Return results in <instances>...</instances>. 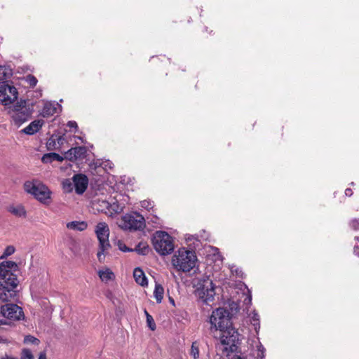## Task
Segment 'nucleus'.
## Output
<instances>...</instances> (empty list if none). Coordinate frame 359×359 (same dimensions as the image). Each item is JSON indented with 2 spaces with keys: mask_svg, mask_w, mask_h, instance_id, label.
<instances>
[{
  "mask_svg": "<svg viewBox=\"0 0 359 359\" xmlns=\"http://www.w3.org/2000/svg\"><path fill=\"white\" fill-rule=\"evenodd\" d=\"M18 270V264L13 261L0 264V299L2 302H9L16 296L15 289L19 280L14 272Z\"/></svg>",
  "mask_w": 359,
  "mask_h": 359,
  "instance_id": "nucleus-1",
  "label": "nucleus"
},
{
  "mask_svg": "<svg viewBox=\"0 0 359 359\" xmlns=\"http://www.w3.org/2000/svg\"><path fill=\"white\" fill-rule=\"evenodd\" d=\"M196 256L194 252L184 248L180 249L172 258V264L177 271L189 272L194 268Z\"/></svg>",
  "mask_w": 359,
  "mask_h": 359,
  "instance_id": "nucleus-2",
  "label": "nucleus"
},
{
  "mask_svg": "<svg viewBox=\"0 0 359 359\" xmlns=\"http://www.w3.org/2000/svg\"><path fill=\"white\" fill-rule=\"evenodd\" d=\"M26 192L33 195L36 199L44 205L51 203V191L45 184L39 182H26L24 184Z\"/></svg>",
  "mask_w": 359,
  "mask_h": 359,
  "instance_id": "nucleus-3",
  "label": "nucleus"
},
{
  "mask_svg": "<svg viewBox=\"0 0 359 359\" xmlns=\"http://www.w3.org/2000/svg\"><path fill=\"white\" fill-rule=\"evenodd\" d=\"M152 243L155 250L161 255L171 254L174 250L173 239L165 231H157L154 234Z\"/></svg>",
  "mask_w": 359,
  "mask_h": 359,
  "instance_id": "nucleus-4",
  "label": "nucleus"
},
{
  "mask_svg": "<svg viewBox=\"0 0 359 359\" xmlns=\"http://www.w3.org/2000/svg\"><path fill=\"white\" fill-rule=\"evenodd\" d=\"M209 323L211 332L222 330L231 324L229 313L224 308L216 309L212 312Z\"/></svg>",
  "mask_w": 359,
  "mask_h": 359,
  "instance_id": "nucleus-5",
  "label": "nucleus"
},
{
  "mask_svg": "<svg viewBox=\"0 0 359 359\" xmlns=\"http://www.w3.org/2000/svg\"><path fill=\"white\" fill-rule=\"evenodd\" d=\"M95 233L99 241V248L97 256L100 262L104 257V252L107 251L111 245L109 241V229L105 222H100L95 227Z\"/></svg>",
  "mask_w": 359,
  "mask_h": 359,
  "instance_id": "nucleus-6",
  "label": "nucleus"
},
{
  "mask_svg": "<svg viewBox=\"0 0 359 359\" xmlns=\"http://www.w3.org/2000/svg\"><path fill=\"white\" fill-rule=\"evenodd\" d=\"M198 287L195 291L196 296L198 299L206 304L212 302L215 299V285L209 278L203 279L198 283Z\"/></svg>",
  "mask_w": 359,
  "mask_h": 359,
  "instance_id": "nucleus-7",
  "label": "nucleus"
},
{
  "mask_svg": "<svg viewBox=\"0 0 359 359\" xmlns=\"http://www.w3.org/2000/svg\"><path fill=\"white\" fill-rule=\"evenodd\" d=\"M220 341L224 346L225 351L233 352L237 348V344L239 341V336L238 331L231 326V324L228 325V327L219 330Z\"/></svg>",
  "mask_w": 359,
  "mask_h": 359,
  "instance_id": "nucleus-8",
  "label": "nucleus"
},
{
  "mask_svg": "<svg viewBox=\"0 0 359 359\" xmlns=\"http://www.w3.org/2000/svg\"><path fill=\"white\" fill-rule=\"evenodd\" d=\"M144 226L145 220L144 217L137 212L123 215L120 224V226L126 230H140Z\"/></svg>",
  "mask_w": 359,
  "mask_h": 359,
  "instance_id": "nucleus-9",
  "label": "nucleus"
},
{
  "mask_svg": "<svg viewBox=\"0 0 359 359\" xmlns=\"http://www.w3.org/2000/svg\"><path fill=\"white\" fill-rule=\"evenodd\" d=\"M12 118L14 123L20 126L26 122L32 115V109L27 107L25 100L18 102L13 108Z\"/></svg>",
  "mask_w": 359,
  "mask_h": 359,
  "instance_id": "nucleus-10",
  "label": "nucleus"
},
{
  "mask_svg": "<svg viewBox=\"0 0 359 359\" xmlns=\"http://www.w3.org/2000/svg\"><path fill=\"white\" fill-rule=\"evenodd\" d=\"M0 313L11 320H20L25 318L22 309L15 304H6L1 306Z\"/></svg>",
  "mask_w": 359,
  "mask_h": 359,
  "instance_id": "nucleus-11",
  "label": "nucleus"
},
{
  "mask_svg": "<svg viewBox=\"0 0 359 359\" xmlns=\"http://www.w3.org/2000/svg\"><path fill=\"white\" fill-rule=\"evenodd\" d=\"M18 90L14 86H9L6 82H0V103L8 105L18 98Z\"/></svg>",
  "mask_w": 359,
  "mask_h": 359,
  "instance_id": "nucleus-12",
  "label": "nucleus"
},
{
  "mask_svg": "<svg viewBox=\"0 0 359 359\" xmlns=\"http://www.w3.org/2000/svg\"><path fill=\"white\" fill-rule=\"evenodd\" d=\"M75 191L78 194H82L85 192L88 187V179L86 175L83 174H76L72 177Z\"/></svg>",
  "mask_w": 359,
  "mask_h": 359,
  "instance_id": "nucleus-13",
  "label": "nucleus"
},
{
  "mask_svg": "<svg viewBox=\"0 0 359 359\" xmlns=\"http://www.w3.org/2000/svg\"><path fill=\"white\" fill-rule=\"evenodd\" d=\"M86 149L84 147H76L69 149L65 153V158L69 161L82 159L86 156Z\"/></svg>",
  "mask_w": 359,
  "mask_h": 359,
  "instance_id": "nucleus-14",
  "label": "nucleus"
},
{
  "mask_svg": "<svg viewBox=\"0 0 359 359\" xmlns=\"http://www.w3.org/2000/svg\"><path fill=\"white\" fill-rule=\"evenodd\" d=\"M6 210L17 217L25 218L27 217V211L25 208L20 203L11 204L6 207Z\"/></svg>",
  "mask_w": 359,
  "mask_h": 359,
  "instance_id": "nucleus-15",
  "label": "nucleus"
},
{
  "mask_svg": "<svg viewBox=\"0 0 359 359\" xmlns=\"http://www.w3.org/2000/svg\"><path fill=\"white\" fill-rule=\"evenodd\" d=\"M43 125V121L35 120L31 122L27 127L21 130V133L26 135H32L38 132Z\"/></svg>",
  "mask_w": 359,
  "mask_h": 359,
  "instance_id": "nucleus-16",
  "label": "nucleus"
},
{
  "mask_svg": "<svg viewBox=\"0 0 359 359\" xmlns=\"http://www.w3.org/2000/svg\"><path fill=\"white\" fill-rule=\"evenodd\" d=\"M60 105L55 102H46L45 103L42 111L41 115L43 117H48L53 116L57 112V110L60 108Z\"/></svg>",
  "mask_w": 359,
  "mask_h": 359,
  "instance_id": "nucleus-17",
  "label": "nucleus"
},
{
  "mask_svg": "<svg viewBox=\"0 0 359 359\" xmlns=\"http://www.w3.org/2000/svg\"><path fill=\"white\" fill-rule=\"evenodd\" d=\"M133 277L137 284L142 286L147 285V278L144 271L140 268L137 267L134 269Z\"/></svg>",
  "mask_w": 359,
  "mask_h": 359,
  "instance_id": "nucleus-18",
  "label": "nucleus"
},
{
  "mask_svg": "<svg viewBox=\"0 0 359 359\" xmlns=\"http://www.w3.org/2000/svg\"><path fill=\"white\" fill-rule=\"evenodd\" d=\"M109 201L105 200L97 199L93 202V208L97 212H104L108 215L109 212Z\"/></svg>",
  "mask_w": 359,
  "mask_h": 359,
  "instance_id": "nucleus-19",
  "label": "nucleus"
},
{
  "mask_svg": "<svg viewBox=\"0 0 359 359\" xmlns=\"http://www.w3.org/2000/svg\"><path fill=\"white\" fill-rule=\"evenodd\" d=\"M124 205L119 203L116 200L109 202V212L108 215L112 216L116 214H118L123 211Z\"/></svg>",
  "mask_w": 359,
  "mask_h": 359,
  "instance_id": "nucleus-20",
  "label": "nucleus"
},
{
  "mask_svg": "<svg viewBox=\"0 0 359 359\" xmlns=\"http://www.w3.org/2000/svg\"><path fill=\"white\" fill-rule=\"evenodd\" d=\"M64 157L61 156L56 153H48L45 154L41 158V161L44 163H50L53 161L62 162L64 160Z\"/></svg>",
  "mask_w": 359,
  "mask_h": 359,
  "instance_id": "nucleus-21",
  "label": "nucleus"
},
{
  "mask_svg": "<svg viewBox=\"0 0 359 359\" xmlns=\"http://www.w3.org/2000/svg\"><path fill=\"white\" fill-rule=\"evenodd\" d=\"M67 228L69 229L83 231L87 229L88 224L86 222L72 221L67 224Z\"/></svg>",
  "mask_w": 359,
  "mask_h": 359,
  "instance_id": "nucleus-22",
  "label": "nucleus"
},
{
  "mask_svg": "<svg viewBox=\"0 0 359 359\" xmlns=\"http://www.w3.org/2000/svg\"><path fill=\"white\" fill-rule=\"evenodd\" d=\"M164 288L159 283H156L154 291V296L157 303H161L163 298Z\"/></svg>",
  "mask_w": 359,
  "mask_h": 359,
  "instance_id": "nucleus-23",
  "label": "nucleus"
},
{
  "mask_svg": "<svg viewBox=\"0 0 359 359\" xmlns=\"http://www.w3.org/2000/svg\"><path fill=\"white\" fill-rule=\"evenodd\" d=\"M99 277L102 281L108 282L114 278V273L109 269H106L103 271H99Z\"/></svg>",
  "mask_w": 359,
  "mask_h": 359,
  "instance_id": "nucleus-24",
  "label": "nucleus"
},
{
  "mask_svg": "<svg viewBox=\"0 0 359 359\" xmlns=\"http://www.w3.org/2000/svg\"><path fill=\"white\" fill-rule=\"evenodd\" d=\"M199 343L198 341H194L191 344V350H190V355L194 359H198L200 356L199 352Z\"/></svg>",
  "mask_w": 359,
  "mask_h": 359,
  "instance_id": "nucleus-25",
  "label": "nucleus"
},
{
  "mask_svg": "<svg viewBox=\"0 0 359 359\" xmlns=\"http://www.w3.org/2000/svg\"><path fill=\"white\" fill-rule=\"evenodd\" d=\"M135 250L139 254L145 255H147L150 250L148 245L146 243H140L135 248Z\"/></svg>",
  "mask_w": 359,
  "mask_h": 359,
  "instance_id": "nucleus-26",
  "label": "nucleus"
},
{
  "mask_svg": "<svg viewBox=\"0 0 359 359\" xmlns=\"http://www.w3.org/2000/svg\"><path fill=\"white\" fill-rule=\"evenodd\" d=\"M62 189L65 192L69 193L72 191L74 186V182L69 179H66L62 182Z\"/></svg>",
  "mask_w": 359,
  "mask_h": 359,
  "instance_id": "nucleus-27",
  "label": "nucleus"
},
{
  "mask_svg": "<svg viewBox=\"0 0 359 359\" xmlns=\"http://www.w3.org/2000/svg\"><path fill=\"white\" fill-rule=\"evenodd\" d=\"M144 313L147 318V323L148 327L151 329V330L154 331L156 330V324L153 319V317L147 312V310L144 311Z\"/></svg>",
  "mask_w": 359,
  "mask_h": 359,
  "instance_id": "nucleus-28",
  "label": "nucleus"
},
{
  "mask_svg": "<svg viewBox=\"0 0 359 359\" xmlns=\"http://www.w3.org/2000/svg\"><path fill=\"white\" fill-rule=\"evenodd\" d=\"M15 249L14 246H13V245L7 246L5 248L2 255L1 256V258H5V257H7L13 255L15 252Z\"/></svg>",
  "mask_w": 359,
  "mask_h": 359,
  "instance_id": "nucleus-29",
  "label": "nucleus"
},
{
  "mask_svg": "<svg viewBox=\"0 0 359 359\" xmlns=\"http://www.w3.org/2000/svg\"><path fill=\"white\" fill-rule=\"evenodd\" d=\"M40 341L32 336V335H27L25 337V339H24V343L25 344H36L38 345L39 344Z\"/></svg>",
  "mask_w": 359,
  "mask_h": 359,
  "instance_id": "nucleus-30",
  "label": "nucleus"
},
{
  "mask_svg": "<svg viewBox=\"0 0 359 359\" xmlns=\"http://www.w3.org/2000/svg\"><path fill=\"white\" fill-rule=\"evenodd\" d=\"M46 145L47 148L50 150L56 149L57 141L55 138L53 136L49 138L47 141Z\"/></svg>",
  "mask_w": 359,
  "mask_h": 359,
  "instance_id": "nucleus-31",
  "label": "nucleus"
},
{
  "mask_svg": "<svg viewBox=\"0 0 359 359\" xmlns=\"http://www.w3.org/2000/svg\"><path fill=\"white\" fill-rule=\"evenodd\" d=\"M26 81L27 82V83H29V85L31 86V87H34L36 86V83H37V79L35 76H34L33 75H28L26 77Z\"/></svg>",
  "mask_w": 359,
  "mask_h": 359,
  "instance_id": "nucleus-32",
  "label": "nucleus"
},
{
  "mask_svg": "<svg viewBox=\"0 0 359 359\" xmlns=\"http://www.w3.org/2000/svg\"><path fill=\"white\" fill-rule=\"evenodd\" d=\"M21 359H34V356L29 349H23Z\"/></svg>",
  "mask_w": 359,
  "mask_h": 359,
  "instance_id": "nucleus-33",
  "label": "nucleus"
},
{
  "mask_svg": "<svg viewBox=\"0 0 359 359\" xmlns=\"http://www.w3.org/2000/svg\"><path fill=\"white\" fill-rule=\"evenodd\" d=\"M153 202L149 200H144L141 201V207L143 208L150 210L153 208Z\"/></svg>",
  "mask_w": 359,
  "mask_h": 359,
  "instance_id": "nucleus-34",
  "label": "nucleus"
},
{
  "mask_svg": "<svg viewBox=\"0 0 359 359\" xmlns=\"http://www.w3.org/2000/svg\"><path fill=\"white\" fill-rule=\"evenodd\" d=\"M252 321L256 330L257 327L259 328V315L257 313H253V316H252Z\"/></svg>",
  "mask_w": 359,
  "mask_h": 359,
  "instance_id": "nucleus-35",
  "label": "nucleus"
},
{
  "mask_svg": "<svg viewBox=\"0 0 359 359\" xmlns=\"http://www.w3.org/2000/svg\"><path fill=\"white\" fill-rule=\"evenodd\" d=\"M350 226L352 229L355 230L359 229V219H353L350 223Z\"/></svg>",
  "mask_w": 359,
  "mask_h": 359,
  "instance_id": "nucleus-36",
  "label": "nucleus"
},
{
  "mask_svg": "<svg viewBox=\"0 0 359 359\" xmlns=\"http://www.w3.org/2000/svg\"><path fill=\"white\" fill-rule=\"evenodd\" d=\"M55 140L57 141V144L59 146L63 144L64 142L65 141V137L63 135L57 137V138H55Z\"/></svg>",
  "mask_w": 359,
  "mask_h": 359,
  "instance_id": "nucleus-37",
  "label": "nucleus"
},
{
  "mask_svg": "<svg viewBox=\"0 0 359 359\" xmlns=\"http://www.w3.org/2000/svg\"><path fill=\"white\" fill-rule=\"evenodd\" d=\"M67 126H69L71 128L76 129L78 128V125L76 121H69L67 123Z\"/></svg>",
  "mask_w": 359,
  "mask_h": 359,
  "instance_id": "nucleus-38",
  "label": "nucleus"
},
{
  "mask_svg": "<svg viewBox=\"0 0 359 359\" xmlns=\"http://www.w3.org/2000/svg\"><path fill=\"white\" fill-rule=\"evenodd\" d=\"M264 348L260 345L258 348V356L259 357H261V358H263L264 357Z\"/></svg>",
  "mask_w": 359,
  "mask_h": 359,
  "instance_id": "nucleus-39",
  "label": "nucleus"
},
{
  "mask_svg": "<svg viewBox=\"0 0 359 359\" xmlns=\"http://www.w3.org/2000/svg\"><path fill=\"white\" fill-rule=\"evenodd\" d=\"M345 194H346V196H352V194H353V191H352V189H349V188L346 189L345 190Z\"/></svg>",
  "mask_w": 359,
  "mask_h": 359,
  "instance_id": "nucleus-40",
  "label": "nucleus"
},
{
  "mask_svg": "<svg viewBox=\"0 0 359 359\" xmlns=\"http://www.w3.org/2000/svg\"><path fill=\"white\" fill-rule=\"evenodd\" d=\"M39 359H46V352H41L39 356Z\"/></svg>",
  "mask_w": 359,
  "mask_h": 359,
  "instance_id": "nucleus-41",
  "label": "nucleus"
},
{
  "mask_svg": "<svg viewBox=\"0 0 359 359\" xmlns=\"http://www.w3.org/2000/svg\"><path fill=\"white\" fill-rule=\"evenodd\" d=\"M354 253L359 256V248L358 246L355 247L354 248Z\"/></svg>",
  "mask_w": 359,
  "mask_h": 359,
  "instance_id": "nucleus-42",
  "label": "nucleus"
},
{
  "mask_svg": "<svg viewBox=\"0 0 359 359\" xmlns=\"http://www.w3.org/2000/svg\"><path fill=\"white\" fill-rule=\"evenodd\" d=\"M119 248L122 251H129L130 250L126 245H124V247H123V248L121 246H119Z\"/></svg>",
  "mask_w": 359,
  "mask_h": 359,
  "instance_id": "nucleus-43",
  "label": "nucleus"
},
{
  "mask_svg": "<svg viewBox=\"0 0 359 359\" xmlns=\"http://www.w3.org/2000/svg\"><path fill=\"white\" fill-rule=\"evenodd\" d=\"M233 359H246V358H241V356H236Z\"/></svg>",
  "mask_w": 359,
  "mask_h": 359,
  "instance_id": "nucleus-44",
  "label": "nucleus"
},
{
  "mask_svg": "<svg viewBox=\"0 0 359 359\" xmlns=\"http://www.w3.org/2000/svg\"><path fill=\"white\" fill-rule=\"evenodd\" d=\"M1 324H6V323H3L2 320L0 321Z\"/></svg>",
  "mask_w": 359,
  "mask_h": 359,
  "instance_id": "nucleus-45",
  "label": "nucleus"
},
{
  "mask_svg": "<svg viewBox=\"0 0 359 359\" xmlns=\"http://www.w3.org/2000/svg\"><path fill=\"white\" fill-rule=\"evenodd\" d=\"M7 95H11V93H9V92H7Z\"/></svg>",
  "mask_w": 359,
  "mask_h": 359,
  "instance_id": "nucleus-46",
  "label": "nucleus"
},
{
  "mask_svg": "<svg viewBox=\"0 0 359 359\" xmlns=\"http://www.w3.org/2000/svg\"><path fill=\"white\" fill-rule=\"evenodd\" d=\"M187 239V240H191L190 236H189Z\"/></svg>",
  "mask_w": 359,
  "mask_h": 359,
  "instance_id": "nucleus-47",
  "label": "nucleus"
}]
</instances>
